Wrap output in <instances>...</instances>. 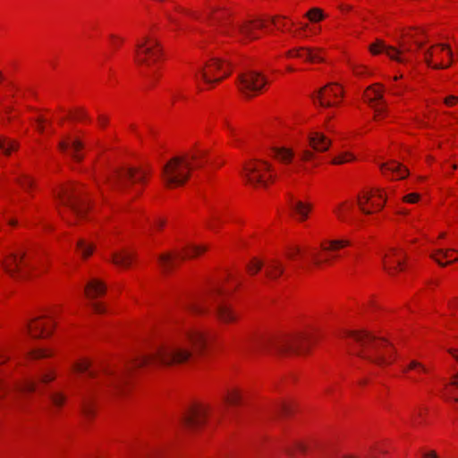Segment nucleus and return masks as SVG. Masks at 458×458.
I'll return each mask as SVG.
<instances>
[{
  "instance_id": "f257e3e1",
  "label": "nucleus",
  "mask_w": 458,
  "mask_h": 458,
  "mask_svg": "<svg viewBox=\"0 0 458 458\" xmlns=\"http://www.w3.org/2000/svg\"><path fill=\"white\" fill-rule=\"evenodd\" d=\"M188 345L197 352H201L206 346V337L200 331H191L187 335V343L160 344L150 347L148 352L135 354L132 359L136 368L147 364H160L174 366L191 363L195 360L194 355L190 352Z\"/></svg>"
},
{
  "instance_id": "f03ea898",
  "label": "nucleus",
  "mask_w": 458,
  "mask_h": 458,
  "mask_svg": "<svg viewBox=\"0 0 458 458\" xmlns=\"http://www.w3.org/2000/svg\"><path fill=\"white\" fill-rule=\"evenodd\" d=\"M312 342V335L309 333L281 336L250 335L242 341L238 351L242 355L271 352L278 357L286 358L307 353Z\"/></svg>"
},
{
  "instance_id": "7ed1b4c3",
  "label": "nucleus",
  "mask_w": 458,
  "mask_h": 458,
  "mask_svg": "<svg viewBox=\"0 0 458 458\" xmlns=\"http://www.w3.org/2000/svg\"><path fill=\"white\" fill-rule=\"evenodd\" d=\"M348 336L353 339L352 352L373 364L384 368L391 364L395 352L394 345L386 338L369 335L366 331H350Z\"/></svg>"
},
{
  "instance_id": "20e7f679",
  "label": "nucleus",
  "mask_w": 458,
  "mask_h": 458,
  "mask_svg": "<svg viewBox=\"0 0 458 458\" xmlns=\"http://www.w3.org/2000/svg\"><path fill=\"white\" fill-rule=\"evenodd\" d=\"M205 155L204 151L185 153L172 157L162 166L161 177L167 187H177L184 184L190 178L194 167L201 166L199 159Z\"/></svg>"
},
{
  "instance_id": "39448f33",
  "label": "nucleus",
  "mask_w": 458,
  "mask_h": 458,
  "mask_svg": "<svg viewBox=\"0 0 458 458\" xmlns=\"http://www.w3.org/2000/svg\"><path fill=\"white\" fill-rule=\"evenodd\" d=\"M219 26V32L223 35L235 38L240 41H251L259 38L256 30L264 27L262 21H223L220 18L216 17Z\"/></svg>"
},
{
  "instance_id": "423d86ee",
  "label": "nucleus",
  "mask_w": 458,
  "mask_h": 458,
  "mask_svg": "<svg viewBox=\"0 0 458 458\" xmlns=\"http://www.w3.org/2000/svg\"><path fill=\"white\" fill-rule=\"evenodd\" d=\"M162 55L157 39L146 37L136 44L135 61L140 65L152 67Z\"/></svg>"
},
{
  "instance_id": "0eeeda50",
  "label": "nucleus",
  "mask_w": 458,
  "mask_h": 458,
  "mask_svg": "<svg viewBox=\"0 0 458 458\" xmlns=\"http://www.w3.org/2000/svg\"><path fill=\"white\" fill-rule=\"evenodd\" d=\"M56 198L62 205L69 208L77 217H84L88 204L75 187L65 186L61 188L56 193Z\"/></svg>"
},
{
  "instance_id": "6e6552de",
  "label": "nucleus",
  "mask_w": 458,
  "mask_h": 458,
  "mask_svg": "<svg viewBox=\"0 0 458 458\" xmlns=\"http://www.w3.org/2000/svg\"><path fill=\"white\" fill-rule=\"evenodd\" d=\"M208 410V406L204 403H194L187 407L181 417L184 428L191 432L201 428L205 424Z\"/></svg>"
},
{
  "instance_id": "1a4fd4ad",
  "label": "nucleus",
  "mask_w": 458,
  "mask_h": 458,
  "mask_svg": "<svg viewBox=\"0 0 458 458\" xmlns=\"http://www.w3.org/2000/svg\"><path fill=\"white\" fill-rule=\"evenodd\" d=\"M143 170L126 167L114 172V174L106 179L107 184L115 190H123L129 182H143L145 178Z\"/></svg>"
},
{
  "instance_id": "9d476101",
  "label": "nucleus",
  "mask_w": 458,
  "mask_h": 458,
  "mask_svg": "<svg viewBox=\"0 0 458 458\" xmlns=\"http://www.w3.org/2000/svg\"><path fill=\"white\" fill-rule=\"evenodd\" d=\"M267 80L261 73L255 71H248L239 77V89L247 97H253L259 94Z\"/></svg>"
},
{
  "instance_id": "9b49d317",
  "label": "nucleus",
  "mask_w": 458,
  "mask_h": 458,
  "mask_svg": "<svg viewBox=\"0 0 458 458\" xmlns=\"http://www.w3.org/2000/svg\"><path fill=\"white\" fill-rule=\"evenodd\" d=\"M369 51L373 55L385 53L389 58L398 63H406L408 59L403 56L404 53H411V47L406 42L400 41L399 47L386 45L383 40L377 39L375 43L369 46Z\"/></svg>"
},
{
  "instance_id": "f8f14e48",
  "label": "nucleus",
  "mask_w": 458,
  "mask_h": 458,
  "mask_svg": "<svg viewBox=\"0 0 458 458\" xmlns=\"http://www.w3.org/2000/svg\"><path fill=\"white\" fill-rule=\"evenodd\" d=\"M199 73L206 83L213 84L227 77L229 70L227 64H223L219 59L213 58L205 66L199 68Z\"/></svg>"
},
{
  "instance_id": "ddd939ff",
  "label": "nucleus",
  "mask_w": 458,
  "mask_h": 458,
  "mask_svg": "<svg viewBox=\"0 0 458 458\" xmlns=\"http://www.w3.org/2000/svg\"><path fill=\"white\" fill-rule=\"evenodd\" d=\"M26 254L9 253L5 254L1 261V266L4 271L13 278L19 279L26 276L21 267L33 268L29 262L25 260Z\"/></svg>"
},
{
  "instance_id": "4468645a",
  "label": "nucleus",
  "mask_w": 458,
  "mask_h": 458,
  "mask_svg": "<svg viewBox=\"0 0 458 458\" xmlns=\"http://www.w3.org/2000/svg\"><path fill=\"white\" fill-rule=\"evenodd\" d=\"M357 203L360 209L364 214H372L373 212L379 211L385 205V197L382 190L376 189L369 192H363L357 198Z\"/></svg>"
},
{
  "instance_id": "2eb2a0df",
  "label": "nucleus",
  "mask_w": 458,
  "mask_h": 458,
  "mask_svg": "<svg viewBox=\"0 0 458 458\" xmlns=\"http://www.w3.org/2000/svg\"><path fill=\"white\" fill-rule=\"evenodd\" d=\"M266 171H270V165L267 162H251L244 166V176L250 184L266 187L267 183L263 175Z\"/></svg>"
},
{
  "instance_id": "dca6fc26",
  "label": "nucleus",
  "mask_w": 458,
  "mask_h": 458,
  "mask_svg": "<svg viewBox=\"0 0 458 458\" xmlns=\"http://www.w3.org/2000/svg\"><path fill=\"white\" fill-rule=\"evenodd\" d=\"M43 318H51L50 315L37 318L27 325L30 335L33 338L47 337L55 327L54 321L46 322Z\"/></svg>"
},
{
  "instance_id": "f3484780",
  "label": "nucleus",
  "mask_w": 458,
  "mask_h": 458,
  "mask_svg": "<svg viewBox=\"0 0 458 458\" xmlns=\"http://www.w3.org/2000/svg\"><path fill=\"white\" fill-rule=\"evenodd\" d=\"M342 89L338 84L330 83L320 89L316 96H313V99L316 102L318 101L319 105L324 107H329L335 106L336 103L331 101V98L341 97Z\"/></svg>"
},
{
  "instance_id": "a211bd4d",
  "label": "nucleus",
  "mask_w": 458,
  "mask_h": 458,
  "mask_svg": "<svg viewBox=\"0 0 458 458\" xmlns=\"http://www.w3.org/2000/svg\"><path fill=\"white\" fill-rule=\"evenodd\" d=\"M403 254L397 249H391L388 253L383 256L384 269L389 274L394 275V272L400 267L402 269Z\"/></svg>"
},
{
  "instance_id": "6ab92c4d",
  "label": "nucleus",
  "mask_w": 458,
  "mask_h": 458,
  "mask_svg": "<svg viewBox=\"0 0 458 458\" xmlns=\"http://www.w3.org/2000/svg\"><path fill=\"white\" fill-rule=\"evenodd\" d=\"M365 98L375 110V119H379L386 111L383 106L376 105V102L383 101L382 91L375 87H369L365 92Z\"/></svg>"
},
{
  "instance_id": "aec40b11",
  "label": "nucleus",
  "mask_w": 458,
  "mask_h": 458,
  "mask_svg": "<svg viewBox=\"0 0 458 458\" xmlns=\"http://www.w3.org/2000/svg\"><path fill=\"white\" fill-rule=\"evenodd\" d=\"M380 169L385 175L389 173L395 179H403L409 174L407 168L396 161L383 163L380 165Z\"/></svg>"
},
{
  "instance_id": "412c9836",
  "label": "nucleus",
  "mask_w": 458,
  "mask_h": 458,
  "mask_svg": "<svg viewBox=\"0 0 458 458\" xmlns=\"http://www.w3.org/2000/svg\"><path fill=\"white\" fill-rule=\"evenodd\" d=\"M458 253V250L452 248H440L431 253L430 257L441 267H445L453 262L458 261V257L449 259L452 253Z\"/></svg>"
},
{
  "instance_id": "4be33fe9",
  "label": "nucleus",
  "mask_w": 458,
  "mask_h": 458,
  "mask_svg": "<svg viewBox=\"0 0 458 458\" xmlns=\"http://www.w3.org/2000/svg\"><path fill=\"white\" fill-rule=\"evenodd\" d=\"M310 146L317 152L327 151L330 145L331 140L321 132H312L309 135Z\"/></svg>"
},
{
  "instance_id": "5701e85b",
  "label": "nucleus",
  "mask_w": 458,
  "mask_h": 458,
  "mask_svg": "<svg viewBox=\"0 0 458 458\" xmlns=\"http://www.w3.org/2000/svg\"><path fill=\"white\" fill-rule=\"evenodd\" d=\"M289 206L292 210L298 216L299 220L303 221L307 219L309 211L311 207L300 200H294L292 194H288Z\"/></svg>"
},
{
  "instance_id": "b1692460",
  "label": "nucleus",
  "mask_w": 458,
  "mask_h": 458,
  "mask_svg": "<svg viewBox=\"0 0 458 458\" xmlns=\"http://www.w3.org/2000/svg\"><path fill=\"white\" fill-rule=\"evenodd\" d=\"M296 57L302 58L308 62H323L324 58L320 55L321 48H310L306 47H298Z\"/></svg>"
},
{
  "instance_id": "393cba45",
  "label": "nucleus",
  "mask_w": 458,
  "mask_h": 458,
  "mask_svg": "<svg viewBox=\"0 0 458 458\" xmlns=\"http://www.w3.org/2000/svg\"><path fill=\"white\" fill-rule=\"evenodd\" d=\"M106 292V285L98 279L90 280L85 286V293L89 299L97 298Z\"/></svg>"
},
{
  "instance_id": "a878e982",
  "label": "nucleus",
  "mask_w": 458,
  "mask_h": 458,
  "mask_svg": "<svg viewBox=\"0 0 458 458\" xmlns=\"http://www.w3.org/2000/svg\"><path fill=\"white\" fill-rule=\"evenodd\" d=\"M438 47L441 48V44H437L428 48L423 49L422 50L423 58H424V61L427 64V65L433 69H437V70L445 69V68L449 67L450 64H444L442 63H434L433 62V57L437 54L436 49Z\"/></svg>"
},
{
  "instance_id": "bb28decb",
  "label": "nucleus",
  "mask_w": 458,
  "mask_h": 458,
  "mask_svg": "<svg viewBox=\"0 0 458 458\" xmlns=\"http://www.w3.org/2000/svg\"><path fill=\"white\" fill-rule=\"evenodd\" d=\"M216 316L224 323H229L236 320L237 315L233 309L226 303H219L216 308Z\"/></svg>"
},
{
  "instance_id": "cd10ccee",
  "label": "nucleus",
  "mask_w": 458,
  "mask_h": 458,
  "mask_svg": "<svg viewBox=\"0 0 458 458\" xmlns=\"http://www.w3.org/2000/svg\"><path fill=\"white\" fill-rule=\"evenodd\" d=\"M62 151H67L71 148V156L73 159L80 161L82 159V156L79 154V151L82 148L83 145L79 140H74L71 143L67 141H60L58 145Z\"/></svg>"
},
{
  "instance_id": "c85d7f7f",
  "label": "nucleus",
  "mask_w": 458,
  "mask_h": 458,
  "mask_svg": "<svg viewBox=\"0 0 458 458\" xmlns=\"http://www.w3.org/2000/svg\"><path fill=\"white\" fill-rule=\"evenodd\" d=\"M284 272V266L276 259H272L267 262L265 274L267 278L270 280H276L281 276Z\"/></svg>"
},
{
  "instance_id": "c756f323",
  "label": "nucleus",
  "mask_w": 458,
  "mask_h": 458,
  "mask_svg": "<svg viewBox=\"0 0 458 458\" xmlns=\"http://www.w3.org/2000/svg\"><path fill=\"white\" fill-rule=\"evenodd\" d=\"M134 259L133 253L127 250H121L119 252H114L111 256V261L120 267H127Z\"/></svg>"
},
{
  "instance_id": "7c9ffc66",
  "label": "nucleus",
  "mask_w": 458,
  "mask_h": 458,
  "mask_svg": "<svg viewBox=\"0 0 458 458\" xmlns=\"http://www.w3.org/2000/svg\"><path fill=\"white\" fill-rule=\"evenodd\" d=\"M272 153L274 157L283 164H290L294 157V152L284 147H275Z\"/></svg>"
},
{
  "instance_id": "2f4dec72",
  "label": "nucleus",
  "mask_w": 458,
  "mask_h": 458,
  "mask_svg": "<svg viewBox=\"0 0 458 458\" xmlns=\"http://www.w3.org/2000/svg\"><path fill=\"white\" fill-rule=\"evenodd\" d=\"M420 35H424L423 30L418 28H411L408 31L402 34V38L412 40L418 48L422 49L424 41L419 40Z\"/></svg>"
},
{
  "instance_id": "473e14b6",
  "label": "nucleus",
  "mask_w": 458,
  "mask_h": 458,
  "mask_svg": "<svg viewBox=\"0 0 458 458\" xmlns=\"http://www.w3.org/2000/svg\"><path fill=\"white\" fill-rule=\"evenodd\" d=\"M18 142L10 139L0 137V149L5 154L9 155L13 150L18 148Z\"/></svg>"
},
{
  "instance_id": "72a5a7b5",
  "label": "nucleus",
  "mask_w": 458,
  "mask_h": 458,
  "mask_svg": "<svg viewBox=\"0 0 458 458\" xmlns=\"http://www.w3.org/2000/svg\"><path fill=\"white\" fill-rule=\"evenodd\" d=\"M177 257L176 255H172L170 253L163 254L159 256V263L163 269V271L168 272L170 268L173 267L174 259Z\"/></svg>"
},
{
  "instance_id": "f704fd0d",
  "label": "nucleus",
  "mask_w": 458,
  "mask_h": 458,
  "mask_svg": "<svg viewBox=\"0 0 458 458\" xmlns=\"http://www.w3.org/2000/svg\"><path fill=\"white\" fill-rule=\"evenodd\" d=\"M51 354V351L46 348H36L29 352L28 359L37 360L46 357H48Z\"/></svg>"
},
{
  "instance_id": "c9c22d12",
  "label": "nucleus",
  "mask_w": 458,
  "mask_h": 458,
  "mask_svg": "<svg viewBox=\"0 0 458 458\" xmlns=\"http://www.w3.org/2000/svg\"><path fill=\"white\" fill-rule=\"evenodd\" d=\"M77 249L83 258H88L93 252L94 246L91 243L86 242L84 240H79Z\"/></svg>"
},
{
  "instance_id": "e433bc0d",
  "label": "nucleus",
  "mask_w": 458,
  "mask_h": 458,
  "mask_svg": "<svg viewBox=\"0 0 458 458\" xmlns=\"http://www.w3.org/2000/svg\"><path fill=\"white\" fill-rule=\"evenodd\" d=\"M354 159H355V157L353 156V154H352L351 152L345 151V152H342L339 155H337L336 157H335L332 159L331 163L333 165H341V164L351 162Z\"/></svg>"
},
{
  "instance_id": "4c0bfd02",
  "label": "nucleus",
  "mask_w": 458,
  "mask_h": 458,
  "mask_svg": "<svg viewBox=\"0 0 458 458\" xmlns=\"http://www.w3.org/2000/svg\"><path fill=\"white\" fill-rule=\"evenodd\" d=\"M81 411L87 419H91L95 416V408L91 402L84 401L81 404Z\"/></svg>"
},
{
  "instance_id": "58836bf2",
  "label": "nucleus",
  "mask_w": 458,
  "mask_h": 458,
  "mask_svg": "<svg viewBox=\"0 0 458 458\" xmlns=\"http://www.w3.org/2000/svg\"><path fill=\"white\" fill-rule=\"evenodd\" d=\"M311 22H318L325 18L321 9L314 7L311 8L305 15Z\"/></svg>"
},
{
  "instance_id": "ea45409f",
  "label": "nucleus",
  "mask_w": 458,
  "mask_h": 458,
  "mask_svg": "<svg viewBox=\"0 0 458 458\" xmlns=\"http://www.w3.org/2000/svg\"><path fill=\"white\" fill-rule=\"evenodd\" d=\"M76 372H85L87 369H98V368L95 366L89 360L82 359L76 362Z\"/></svg>"
},
{
  "instance_id": "a19ab883",
  "label": "nucleus",
  "mask_w": 458,
  "mask_h": 458,
  "mask_svg": "<svg viewBox=\"0 0 458 458\" xmlns=\"http://www.w3.org/2000/svg\"><path fill=\"white\" fill-rule=\"evenodd\" d=\"M263 267V263L256 259H253L248 265L247 270L250 274L255 275L257 274L261 267Z\"/></svg>"
},
{
  "instance_id": "79ce46f5",
  "label": "nucleus",
  "mask_w": 458,
  "mask_h": 458,
  "mask_svg": "<svg viewBox=\"0 0 458 458\" xmlns=\"http://www.w3.org/2000/svg\"><path fill=\"white\" fill-rule=\"evenodd\" d=\"M240 394L236 391H229L225 397V402L229 405H237L240 403Z\"/></svg>"
},
{
  "instance_id": "37998d69",
  "label": "nucleus",
  "mask_w": 458,
  "mask_h": 458,
  "mask_svg": "<svg viewBox=\"0 0 458 458\" xmlns=\"http://www.w3.org/2000/svg\"><path fill=\"white\" fill-rule=\"evenodd\" d=\"M17 182L25 190L30 188L33 184L32 180L26 174H22L16 179Z\"/></svg>"
},
{
  "instance_id": "c03bdc74",
  "label": "nucleus",
  "mask_w": 458,
  "mask_h": 458,
  "mask_svg": "<svg viewBox=\"0 0 458 458\" xmlns=\"http://www.w3.org/2000/svg\"><path fill=\"white\" fill-rule=\"evenodd\" d=\"M207 250L205 246H191L190 250L186 253V257L193 258Z\"/></svg>"
},
{
  "instance_id": "a18cd8bd",
  "label": "nucleus",
  "mask_w": 458,
  "mask_h": 458,
  "mask_svg": "<svg viewBox=\"0 0 458 458\" xmlns=\"http://www.w3.org/2000/svg\"><path fill=\"white\" fill-rule=\"evenodd\" d=\"M51 400L55 405L60 407L64 403L65 397L61 394L55 393L51 395Z\"/></svg>"
},
{
  "instance_id": "49530a36",
  "label": "nucleus",
  "mask_w": 458,
  "mask_h": 458,
  "mask_svg": "<svg viewBox=\"0 0 458 458\" xmlns=\"http://www.w3.org/2000/svg\"><path fill=\"white\" fill-rule=\"evenodd\" d=\"M329 246L324 247L322 246V249L324 250H335L340 248H343L340 240H331L328 242Z\"/></svg>"
},
{
  "instance_id": "de8ad7c7",
  "label": "nucleus",
  "mask_w": 458,
  "mask_h": 458,
  "mask_svg": "<svg viewBox=\"0 0 458 458\" xmlns=\"http://www.w3.org/2000/svg\"><path fill=\"white\" fill-rule=\"evenodd\" d=\"M420 199L418 193H410L403 197V200L409 203H415Z\"/></svg>"
},
{
  "instance_id": "09e8293b",
  "label": "nucleus",
  "mask_w": 458,
  "mask_h": 458,
  "mask_svg": "<svg viewBox=\"0 0 458 458\" xmlns=\"http://www.w3.org/2000/svg\"><path fill=\"white\" fill-rule=\"evenodd\" d=\"M6 352L7 346L0 345V364L4 363L7 360L8 355Z\"/></svg>"
},
{
  "instance_id": "8fccbe9b",
  "label": "nucleus",
  "mask_w": 458,
  "mask_h": 458,
  "mask_svg": "<svg viewBox=\"0 0 458 458\" xmlns=\"http://www.w3.org/2000/svg\"><path fill=\"white\" fill-rule=\"evenodd\" d=\"M315 157L314 153L310 150H304L301 155V159L304 161H309L313 159Z\"/></svg>"
},
{
  "instance_id": "3c124183",
  "label": "nucleus",
  "mask_w": 458,
  "mask_h": 458,
  "mask_svg": "<svg viewBox=\"0 0 458 458\" xmlns=\"http://www.w3.org/2000/svg\"><path fill=\"white\" fill-rule=\"evenodd\" d=\"M91 306H92V309L94 310V311L97 313L105 312V307L99 302H93L91 304Z\"/></svg>"
},
{
  "instance_id": "603ef678",
  "label": "nucleus",
  "mask_w": 458,
  "mask_h": 458,
  "mask_svg": "<svg viewBox=\"0 0 458 458\" xmlns=\"http://www.w3.org/2000/svg\"><path fill=\"white\" fill-rule=\"evenodd\" d=\"M36 122H37V130L39 132H44L45 127H44L43 123H45V119L43 117H38L36 120Z\"/></svg>"
},
{
  "instance_id": "864d4df0",
  "label": "nucleus",
  "mask_w": 458,
  "mask_h": 458,
  "mask_svg": "<svg viewBox=\"0 0 458 458\" xmlns=\"http://www.w3.org/2000/svg\"><path fill=\"white\" fill-rule=\"evenodd\" d=\"M455 387H458V379L455 377L450 384V392L451 394L458 396V392H455Z\"/></svg>"
},
{
  "instance_id": "5fc2aeb1",
  "label": "nucleus",
  "mask_w": 458,
  "mask_h": 458,
  "mask_svg": "<svg viewBox=\"0 0 458 458\" xmlns=\"http://www.w3.org/2000/svg\"><path fill=\"white\" fill-rule=\"evenodd\" d=\"M425 369L424 366L420 364V362L416 360H412L409 364V369Z\"/></svg>"
},
{
  "instance_id": "6e6d98bb",
  "label": "nucleus",
  "mask_w": 458,
  "mask_h": 458,
  "mask_svg": "<svg viewBox=\"0 0 458 458\" xmlns=\"http://www.w3.org/2000/svg\"><path fill=\"white\" fill-rule=\"evenodd\" d=\"M344 205V203L340 204L339 207L337 208H335V212L336 213L338 217L342 220H344V215L343 212Z\"/></svg>"
},
{
  "instance_id": "4d7b16f0",
  "label": "nucleus",
  "mask_w": 458,
  "mask_h": 458,
  "mask_svg": "<svg viewBox=\"0 0 458 458\" xmlns=\"http://www.w3.org/2000/svg\"><path fill=\"white\" fill-rule=\"evenodd\" d=\"M423 457L424 458H438V455L436 451L431 450V451L424 453Z\"/></svg>"
},
{
  "instance_id": "13d9d810",
  "label": "nucleus",
  "mask_w": 458,
  "mask_h": 458,
  "mask_svg": "<svg viewBox=\"0 0 458 458\" xmlns=\"http://www.w3.org/2000/svg\"><path fill=\"white\" fill-rule=\"evenodd\" d=\"M444 50L447 51V54H448L449 57L452 59L453 58V52L450 49V47L448 45H446V44H441V49L439 51L442 52Z\"/></svg>"
},
{
  "instance_id": "bf43d9fd",
  "label": "nucleus",
  "mask_w": 458,
  "mask_h": 458,
  "mask_svg": "<svg viewBox=\"0 0 458 458\" xmlns=\"http://www.w3.org/2000/svg\"><path fill=\"white\" fill-rule=\"evenodd\" d=\"M77 117H78V119H84V118H88V114L84 109H79L77 111Z\"/></svg>"
},
{
  "instance_id": "052dcab7",
  "label": "nucleus",
  "mask_w": 458,
  "mask_h": 458,
  "mask_svg": "<svg viewBox=\"0 0 458 458\" xmlns=\"http://www.w3.org/2000/svg\"><path fill=\"white\" fill-rule=\"evenodd\" d=\"M456 100H458V98L456 97H454V96H450L448 98H445V103L448 106H451L453 105Z\"/></svg>"
},
{
  "instance_id": "680f3d73",
  "label": "nucleus",
  "mask_w": 458,
  "mask_h": 458,
  "mask_svg": "<svg viewBox=\"0 0 458 458\" xmlns=\"http://www.w3.org/2000/svg\"><path fill=\"white\" fill-rule=\"evenodd\" d=\"M298 47L297 48H293L292 50H289L286 52V55L288 57H296V55L298 54Z\"/></svg>"
},
{
  "instance_id": "e2e57ef3",
  "label": "nucleus",
  "mask_w": 458,
  "mask_h": 458,
  "mask_svg": "<svg viewBox=\"0 0 458 458\" xmlns=\"http://www.w3.org/2000/svg\"><path fill=\"white\" fill-rule=\"evenodd\" d=\"M98 123L101 126H105L107 123V118L103 115L98 116Z\"/></svg>"
},
{
  "instance_id": "0e129e2a",
  "label": "nucleus",
  "mask_w": 458,
  "mask_h": 458,
  "mask_svg": "<svg viewBox=\"0 0 458 458\" xmlns=\"http://www.w3.org/2000/svg\"><path fill=\"white\" fill-rule=\"evenodd\" d=\"M352 69H353L354 72H355L357 75H360V74L362 73V72L360 71V65L352 64ZM360 68H362V67L360 66Z\"/></svg>"
},
{
  "instance_id": "69168bd1",
  "label": "nucleus",
  "mask_w": 458,
  "mask_h": 458,
  "mask_svg": "<svg viewBox=\"0 0 458 458\" xmlns=\"http://www.w3.org/2000/svg\"><path fill=\"white\" fill-rule=\"evenodd\" d=\"M164 225H165V221L164 220L159 219V220H157L156 222V226L157 228H162L164 226Z\"/></svg>"
},
{
  "instance_id": "338daca9",
  "label": "nucleus",
  "mask_w": 458,
  "mask_h": 458,
  "mask_svg": "<svg viewBox=\"0 0 458 458\" xmlns=\"http://www.w3.org/2000/svg\"><path fill=\"white\" fill-rule=\"evenodd\" d=\"M282 411L284 413L287 414L290 411V406L288 404H284L282 406Z\"/></svg>"
},
{
  "instance_id": "774afa93",
  "label": "nucleus",
  "mask_w": 458,
  "mask_h": 458,
  "mask_svg": "<svg viewBox=\"0 0 458 458\" xmlns=\"http://www.w3.org/2000/svg\"><path fill=\"white\" fill-rule=\"evenodd\" d=\"M225 125H226L227 129L229 130V131L232 133V135H234L235 134L234 128H233L228 123H225Z\"/></svg>"
}]
</instances>
